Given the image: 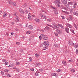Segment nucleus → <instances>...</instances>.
Returning <instances> with one entry per match:
<instances>
[{
  "label": "nucleus",
  "instance_id": "nucleus-1",
  "mask_svg": "<svg viewBox=\"0 0 78 78\" xmlns=\"http://www.w3.org/2000/svg\"><path fill=\"white\" fill-rule=\"evenodd\" d=\"M43 44H44V45L48 47L49 45L50 44L48 41H44L43 43Z\"/></svg>",
  "mask_w": 78,
  "mask_h": 78
},
{
  "label": "nucleus",
  "instance_id": "nucleus-2",
  "mask_svg": "<svg viewBox=\"0 0 78 78\" xmlns=\"http://www.w3.org/2000/svg\"><path fill=\"white\" fill-rule=\"evenodd\" d=\"M45 34H42L41 36L44 40H47L48 39V37L45 36Z\"/></svg>",
  "mask_w": 78,
  "mask_h": 78
},
{
  "label": "nucleus",
  "instance_id": "nucleus-3",
  "mask_svg": "<svg viewBox=\"0 0 78 78\" xmlns=\"http://www.w3.org/2000/svg\"><path fill=\"white\" fill-rule=\"evenodd\" d=\"M20 12L22 14H25V12H24V11L21 9H20Z\"/></svg>",
  "mask_w": 78,
  "mask_h": 78
},
{
  "label": "nucleus",
  "instance_id": "nucleus-4",
  "mask_svg": "<svg viewBox=\"0 0 78 78\" xmlns=\"http://www.w3.org/2000/svg\"><path fill=\"white\" fill-rule=\"evenodd\" d=\"M39 14L41 16V17H43L44 19H46L47 18L46 17V16H45V15L43 16L42 14V13H40Z\"/></svg>",
  "mask_w": 78,
  "mask_h": 78
},
{
  "label": "nucleus",
  "instance_id": "nucleus-5",
  "mask_svg": "<svg viewBox=\"0 0 78 78\" xmlns=\"http://www.w3.org/2000/svg\"><path fill=\"white\" fill-rule=\"evenodd\" d=\"M31 14L29 13V14L28 15V17L29 18V20H32V18H31Z\"/></svg>",
  "mask_w": 78,
  "mask_h": 78
},
{
  "label": "nucleus",
  "instance_id": "nucleus-6",
  "mask_svg": "<svg viewBox=\"0 0 78 78\" xmlns=\"http://www.w3.org/2000/svg\"><path fill=\"white\" fill-rule=\"evenodd\" d=\"M54 3H55V4H57V3H60V0H58L55 1L54 2Z\"/></svg>",
  "mask_w": 78,
  "mask_h": 78
},
{
  "label": "nucleus",
  "instance_id": "nucleus-7",
  "mask_svg": "<svg viewBox=\"0 0 78 78\" xmlns=\"http://www.w3.org/2000/svg\"><path fill=\"white\" fill-rule=\"evenodd\" d=\"M7 15L8 14H7V13H6V12H5L3 15V17H6L7 16Z\"/></svg>",
  "mask_w": 78,
  "mask_h": 78
},
{
  "label": "nucleus",
  "instance_id": "nucleus-8",
  "mask_svg": "<svg viewBox=\"0 0 78 78\" xmlns=\"http://www.w3.org/2000/svg\"><path fill=\"white\" fill-rule=\"evenodd\" d=\"M5 75L7 77H8V78L11 77V75L9 74L6 73L5 74Z\"/></svg>",
  "mask_w": 78,
  "mask_h": 78
},
{
  "label": "nucleus",
  "instance_id": "nucleus-9",
  "mask_svg": "<svg viewBox=\"0 0 78 78\" xmlns=\"http://www.w3.org/2000/svg\"><path fill=\"white\" fill-rule=\"evenodd\" d=\"M62 63L63 64V65H64V66H66V65H67V63L65 61L63 60L62 62Z\"/></svg>",
  "mask_w": 78,
  "mask_h": 78
},
{
  "label": "nucleus",
  "instance_id": "nucleus-10",
  "mask_svg": "<svg viewBox=\"0 0 78 78\" xmlns=\"http://www.w3.org/2000/svg\"><path fill=\"white\" fill-rule=\"evenodd\" d=\"M66 31L68 33H69V29L67 28H66L65 29Z\"/></svg>",
  "mask_w": 78,
  "mask_h": 78
},
{
  "label": "nucleus",
  "instance_id": "nucleus-11",
  "mask_svg": "<svg viewBox=\"0 0 78 78\" xmlns=\"http://www.w3.org/2000/svg\"><path fill=\"white\" fill-rule=\"evenodd\" d=\"M67 0H63L62 3L64 4H65L66 5L67 4Z\"/></svg>",
  "mask_w": 78,
  "mask_h": 78
},
{
  "label": "nucleus",
  "instance_id": "nucleus-12",
  "mask_svg": "<svg viewBox=\"0 0 78 78\" xmlns=\"http://www.w3.org/2000/svg\"><path fill=\"white\" fill-rule=\"evenodd\" d=\"M15 19H16V22H19V17L18 16H16L15 17Z\"/></svg>",
  "mask_w": 78,
  "mask_h": 78
},
{
  "label": "nucleus",
  "instance_id": "nucleus-13",
  "mask_svg": "<svg viewBox=\"0 0 78 78\" xmlns=\"http://www.w3.org/2000/svg\"><path fill=\"white\" fill-rule=\"evenodd\" d=\"M29 29H30V30H32V29H33V26H32L31 25H29Z\"/></svg>",
  "mask_w": 78,
  "mask_h": 78
},
{
  "label": "nucleus",
  "instance_id": "nucleus-14",
  "mask_svg": "<svg viewBox=\"0 0 78 78\" xmlns=\"http://www.w3.org/2000/svg\"><path fill=\"white\" fill-rule=\"evenodd\" d=\"M56 32H57V33H58V34H61V31H60L59 30H58V29H57L56 30Z\"/></svg>",
  "mask_w": 78,
  "mask_h": 78
},
{
  "label": "nucleus",
  "instance_id": "nucleus-15",
  "mask_svg": "<svg viewBox=\"0 0 78 78\" xmlns=\"http://www.w3.org/2000/svg\"><path fill=\"white\" fill-rule=\"evenodd\" d=\"M52 76H57V75L56 73H52L51 74Z\"/></svg>",
  "mask_w": 78,
  "mask_h": 78
},
{
  "label": "nucleus",
  "instance_id": "nucleus-16",
  "mask_svg": "<svg viewBox=\"0 0 78 78\" xmlns=\"http://www.w3.org/2000/svg\"><path fill=\"white\" fill-rule=\"evenodd\" d=\"M8 3H9V4H10V5H12V1L11 0H8Z\"/></svg>",
  "mask_w": 78,
  "mask_h": 78
},
{
  "label": "nucleus",
  "instance_id": "nucleus-17",
  "mask_svg": "<svg viewBox=\"0 0 78 78\" xmlns=\"http://www.w3.org/2000/svg\"><path fill=\"white\" fill-rule=\"evenodd\" d=\"M12 5H13V6H17V4H16V3L13 2L12 3Z\"/></svg>",
  "mask_w": 78,
  "mask_h": 78
},
{
  "label": "nucleus",
  "instance_id": "nucleus-18",
  "mask_svg": "<svg viewBox=\"0 0 78 78\" xmlns=\"http://www.w3.org/2000/svg\"><path fill=\"white\" fill-rule=\"evenodd\" d=\"M49 29H50L49 27H46L44 28V30H45V31H47V30H49Z\"/></svg>",
  "mask_w": 78,
  "mask_h": 78
},
{
  "label": "nucleus",
  "instance_id": "nucleus-19",
  "mask_svg": "<svg viewBox=\"0 0 78 78\" xmlns=\"http://www.w3.org/2000/svg\"><path fill=\"white\" fill-rule=\"evenodd\" d=\"M74 14L76 15V16H78V12L76 11L74 12Z\"/></svg>",
  "mask_w": 78,
  "mask_h": 78
},
{
  "label": "nucleus",
  "instance_id": "nucleus-20",
  "mask_svg": "<svg viewBox=\"0 0 78 78\" xmlns=\"http://www.w3.org/2000/svg\"><path fill=\"white\" fill-rule=\"evenodd\" d=\"M66 26H67V27H69V28H72V26L70 24H67V25H66Z\"/></svg>",
  "mask_w": 78,
  "mask_h": 78
},
{
  "label": "nucleus",
  "instance_id": "nucleus-21",
  "mask_svg": "<svg viewBox=\"0 0 78 78\" xmlns=\"http://www.w3.org/2000/svg\"><path fill=\"white\" fill-rule=\"evenodd\" d=\"M31 33V31H28L26 32V34H30Z\"/></svg>",
  "mask_w": 78,
  "mask_h": 78
},
{
  "label": "nucleus",
  "instance_id": "nucleus-22",
  "mask_svg": "<svg viewBox=\"0 0 78 78\" xmlns=\"http://www.w3.org/2000/svg\"><path fill=\"white\" fill-rule=\"evenodd\" d=\"M35 55L36 57H37V58L39 57V55L38 54H36Z\"/></svg>",
  "mask_w": 78,
  "mask_h": 78
},
{
  "label": "nucleus",
  "instance_id": "nucleus-23",
  "mask_svg": "<svg viewBox=\"0 0 78 78\" xmlns=\"http://www.w3.org/2000/svg\"><path fill=\"white\" fill-rule=\"evenodd\" d=\"M73 19V18H72V17H70L69 19H67L68 20H69L70 21V20H72Z\"/></svg>",
  "mask_w": 78,
  "mask_h": 78
},
{
  "label": "nucleus",
  "instance_id": "nucleus-24",
  "mask_svg": "<svg viewBox=\"0 0 78 78\" xmlns=\"http://www.w3.org/2000/svg\"><path fill=\"white\" fill-rule=\"evenodd\" d=\"M35 20L37 22H39V20L38 19H35Z\"/></svg>",
  "mask_w": 78,
  "mask_h": 78
},
{
  "label": "nucleus",
  "instance_id": "nucleus-25",
  "mask_svg": "<svg viewBox=\"0 0 78 78\" xmlns=\"http://www.w3.org/2000/svg\"><path fill=\"white\" fill-rule=\"evenodd\" d=\"M65 6H66L67 8L69 9V5H68V4H65Z\"/></svg>",
  "mask_w": 78,
  "mask_h": 78
},
{
  "label": "nucleus",
  "instance_id": "nucleus-26",
  "mask_svg": "<svg viewBox=\"0 0 78 78\" xmlns=\"http://www.w3.org/2000/svg\"><path fill=\"white\" fill-rule=\"evenodd\" d=\"M20 62H17L16 63V65H17V66H19V65H20Z\"/></svg>",
  "mask_w": 78,
  "mask_h": 78
},
{
  "label": "nucleus",
  "instance_id": "nucleus-27",
  "mask_svg": "<svg viewBox=\"0 0 78 78\" xmlns=\"http://www.w3.org/2000/svg\"><path fill=\"white\" fill-rule=\"evenodd\" d=\"M58 26H59V27H61V28H63L64 27H63V26H62V25L61 24H58Z\"/></svg>",
  "mask_w": 78,
  "mask_h": 78
},
{
  "label": "nucleus",
  "instance_id": "nucleus-28",
  "mask_svg": "<svg viewBox=\"0 0 78 78\" xmlns=\"http://www.w3.org/2000/svg\"><path fill=\"white\" fill-rule=\"evenodd\" d=\"M9 71V69H6L4 70V72H8Z\"/></svg>",
  "mask_w": 78,
  "mask_h": 78
},
{
  "label": "nucleus",
  "instance_id": "nucleus-29",
  "mask_svg": "<svg viewBox=\"0 0 78 78\" xmlns=\"http://www.w3.org/2000/svg\"><path fill=\"white\" fill-rule=\"evenodd\" d=\"M18 15V14H17V13L15 12L13 14V16H17V15Z\"/></svg>",
  "mask_w": 78,
  "mask_h": 78
},
{
  "label": "nucleus",
  "instance_id": "nucleus-30",
  "mask_svg": "<svg viewBox=\"0 0 78 78\" xmlns=\"http://www.w3.org/2000/svg\"><path fill=\"white\" fill-rule=\"evenodd\" d=\"M29 60L30 62H31L32 61V58L31 57H30L29 58Z\"/></svg>",
  "mask_w": 78,
  "mask_h": 78
},
{
  "label": "nucleus",
  "instance_id": "nucleus-31",
  "mask_svg": "<svg viewBox=\"0 0 78 78\" xmlns=\"http://www.w3.org/2000/svg\"><path fill=\"white\" fill-rule=\"evenodd\" d=\"M23 6L24 7H26V6H27V4L26 3H24L23 4Z\"/></svg>",
  "mask_w": 78,
  "mask_h": 78
},
{
  "label": "nucleus",
  "instance_id": "nucleus-32",
  "mask_svg": "<svg viewBox=\"0 0 78 78\" xmlns=\"http://www.w3.org/2000/svg\"><path fill=\"white\" fill-rule=\"evenodd\" d=\"M71 71L72 72H75V70L73 69H71Z\"/></svg>",
  "mask_w": 78,
  "mask_h": 78
},
{
  "label": "nucleus",
  "instance_id": "nucleus-33",
  "mask_svg": "<svg viewBox=\"0 0 78 78\" xmlns=\"http://www.w3.org/2000/svg\"><path fill=\"white\" fill-rule=\"evenodd\" d=\"M16 44H17V45H19L20 44V42H16Z\"/></svg>",
  "mask_w": 78,
  "mask_h": 78
},
{
  "label": "nucleus",
  "instance_id": "nucleus-34",
  "mask_svg": "<svg viewBox=\"0 0 78 78\" xmlns=\"http://www.w3.org/2000/svg\"><path fill=\"white\" fill-rule=\"evenodd\" d=\"M47 21H48V22H51V20L50 19H47Z\"/></svg>",
  "mask_w": 78,
  "mask_h": 78
},
{
  "label": "nucleus",
  "instance_id": "nucleus-35",
  "mask_svg": "<svg viewBox=\"0 0 78 78\" xmlns=\"http://www.w3.org/2000/svg\"><path fill=\"white\" fill-rule=\"evenodd\" d=\"M35 75L36 76H39V74H38V73H35Z\"/></svg>",
  "mask_w": 78,
  "mask_h": 78
},
{
  "label": "nucleus",
  "instance_id": "nucleus-36",
  "mask_svg": "<svg viewBox=\"0 0 78 78\" xmlns=\"http://www.w3.org/2000/svg\"><path fill=\"white\" fill-rule=\"evenodd\" d=\"M53 26L54 27V28L55 29V28H57V26H56V24H55V25H53Z\"/></svg>",
  "mask_w": 78,
  "mask_h": 78
},
{
  "label": "nucleus",
  "instance_id": "nucleus-37",
  "mask_svg": "<svg viewBox=\"0 0 78 78\" xmlns=\"http://www.w3.org/2000/svg\"><path fill=\"white\" fill-rule=\"evenodd\" d=\"M39 37V39H40V40H41V39H42V34Z\"/></svg>",
  "mask_w": 78,
  "mask_h": 78
},
{
  "label": "nucleus",
  "instance_id": "nucleus-38",
  "mask_svg": "<svg viewBox=\"0 0 78 78\" xmlns=\"http://www.w3.org/2000/svg\"><path fill=\"white\" fill-rule=\"evenodd\" d=\"M54 34H55L56 36H58V34L57 33H56V32H54Z\"/></svg>",
  "mask_w": 78,
  "mask_h": 78
},
{
  "label": "nucleus",
  "instance_id": "nucleus-39",
  "mask_svg": "<svg viewBox=\"0 0 78 78\" xmlns=\"http://www.w3.org/2000/svg\"><path fill=\"white\" fill-rule=\"evenodd\" d=\"M71 32H72V33H74V34H75V33L74 32V30L71 29Z\"/></svg>",
  "mask_w": 78,
  "mask_h": 78
},
{
  "label": "nucleus",
  "instance_id": "nucleus-40",
  "mask_svg": "<svg viewBox=\"0 0 78 78\" xmlns=\"http://www.w3.org/2000/svg\"><path fill=\"white\" fill-rule=\"evenodd\" d=\"M5 65H8V62H5Z\"/></svg>",
  "mask_w": 78,
  "mask_h": 78
},
{
  "label": "nucleus",
  "instance_id": "nucleus-41",
  "mask_svg": "<svg viewBox=\"0 0 78 78\" xmlns=\"http://www.w3.org/2000/svg\"><path fill=\"white\" fill-rule=\"evenodd\" d=\"M54 46H55V47H58V45L56 44H54Z\"/></svg>",
  "mask_w": 78,
  "mask_h": 78
},
{
  "label": "nucleus",
  "instance_id": "nucleus-42",
  "mask_svg": "<svg viewBox=\"0 0 78 78\" xmlns=\"http://www.w3.org/2000/svg\"><path fill=\"white\" fill-rule=\"evenodd\" d=\"M1 74H2V75H4L5 73H4V72H3V71H1Z\"/></svg>",
  "mask_w": 78,
  "mask_h": 78
},
{
  "label": "nucleus",
  "instance_id": "nucleus-43",
  "mask_svg": "<svg viewBox=\"0 0 78 78\" xmlns=\"http://www.w3.org/2000/svg\"><path fill=\"white\" fill-rule=\"evenodd\" d=\"M72 61H73L72 59L68 61V62H72Z\"/></svg>",
  "mask_w": 78,
  "mask_h": 78
},
{
  "label": "nucleus",
  "instance_id": "nucleus-44",
  "mask_svg": "<svg viewBox=\"0 0 78 78\" xmlns=\"http://www.w3.org/2000/svg\"><path fill=\"white\" fill-rule=\"evenodd\" d=\"M43 50H46L47 49V48H46V47H44L43 48Z\"/></svg>",
  "mask_w": 78,
  "mask_h": 78
},
{
  "label": "nucleus",
  "instance_id": "nucleus-45",
  "mask_svg": "<svg viewBox=\"0 0 78 78\" xmlns=\"http://www.w3.org/2000/svg\"><path fill=\"white\" fill-rule=\"evenodd\" d=\"M40 46L41 47H43V44H41L40 45Z\"/></svg>",
  "mask_w": 78,
  "mask_h": 78
},
{
  "label": "nucleus",
  "instance_id": "nucleus-46",
  "mask_svg": "<svg viewBox=\"0 0 78 78\" xmlns=\"http://www.w3.org/2000/svg\"><path fill=\"white\" fill-rule=\"evenodd\" d=\"M68 4H69V5H72V2H69Z\"/></svg>",
  "mask_w": 78,
  "mask_h": 78
},
{
  "label": "nucleus",
  "instance_id": "nucleus-47",
  "mask_svg": "<svg viewBox=\"0 0 78 78\" xmlns=\"http://www.w3.org/2000/svg\"><path fill=\"white\" fill-rule=\"evenodd\" d=\"M60 71H61V70L58 69V70H57L56 72H59Z\"/></svg>",
  "mask_w": 78,
  "mask_h": 78
},
{
  "label": "nucleus",
  "instance_id": "nucleus-48",
  "mask_svg": "<svg viewBox=\"0 0 78 78\" xmlns=\"http://www.w3.org/2000/svg\"><path fill=\"white\" fill-rule=\"evenodd\" d=\"M77 47H78V44H77V45H76L75 46V48H77Z\"/></svg>",
  "mask_w": 78,
  "mask_h": 78
},
{
  "label": "nucleus",
  "instance_id": "nucleus-49",
  "mask_svg": "<svg viewBox=\"0 0 78 78\" xmlns=\"http://www.w3.org/2000/svg\"><path fill=\"white\" fill-rule=\"evenodd\" d=\"M25 12L26 13H28V12H29L28 10H26Z\"/></svg>",
  "mask_w": 78,
  "mask_h": 78
},
{
  "label": "nucleus",
  "instance_id": "nucleus-50",
  "mask_svg": "<svg viewBox=\"0 0 78 78\" xmlns=\"http://www.w3.org/2000/svg\"><path fill=\"white\" fill-rule=\"evenodd\" d=\"M31 71H32V72L34 71V69H33V68H32L31 69H30Z\"/></svg>",
  "mask_w": 78,
  "mask_h": 78
},
{
  "label": "nucleus",
  "instance_id": "nucleus-51",
  "mask_svg": "<svg viewBox=\"0 0 78 78\" xmlns=\"http://www.w3.org/2000/svg\"><path fill=\"white\" fill-rule=\"evenodd\" d=\"M36 64V65H37V66H39L41 65V64H40V63Z\"/></svg>",
  "mask_w": 78,
  "mask_h": 78
},
{
  "label": "nucleus",
  "instance_id": "nucleus-52",
  "mask_svg": "<svg viewBox=\"0 0 78 78\" xmlns=\"http://www.w3.org/2000/svg\"><path fill=\"white\" fill-rule=\"evenodd\" d=\"M42 70H43L42 69H39V71H40V72H42Z\"/></svg>",
  "mask_w": 78,
  "mask_h": 78
},
{
  "label": "nucleus",
  "instance_id": "nucleus-53",
  "mask_svg": "<svg viewBox=\"0 0 78 78\" xmlns=\"http://www.w3.org/2000/svg\"><path fill=\"white\" fill-rule=\"evenodd\" d=\"M16 70L18 72H20V70L18 69H16Z\"/></svg>",
  "mask_w": 78,
  "mask_h": 78
},
{
  "label": "nucleus",
  "instance_id": "nucleus-54",
  "mask_svg": "<svg viewBox=\"0 0 78 78\" xmlns=\"http://www.w3.org/2000/svg\"><path fill=\"white\" fill-rule=\"evenodd\" d=\"M78 50L76 49V54L78 53Z\"/></svg>",
  "mask_w": 78,
  "mask_h": 78
},
{
  "label": "nucleus",
  "instance_id": "nucleus-55",
  "mask_svg": "<svg viewBox=\"0 0 78 78\" xmlns=\"http://www.w3.org/2000/svg\"><path fill=\"white\" fill-rule=\"evenodd\" d=\"M61 17L63 19H65V18H64V17L63 16H62Z\"/></svg>",
  "mask_w": 78,
  "mask_h": 78
},
{
  "label": "nucleus",
  "instance_id": "nucleus-56",
  "mask_svg": "<svg viewBox=\"0 0 78 78\" xmlns=\"http://www.w3.org/2000/svg\"><path fill=\"white\" fill-rule=\"evenodd\" d=\"M55 13L56 14H58V11H55Z\"/></svg>",
  "mask_w": 78,
  "mask_h": 78
},
{
  "label": "nucleus",
  "instance_id": "nucleus-57",
  "mask_svg": "<svg viewBox=\"0 0 78 78\" xmlns=\"http://www.w3.org/2000/svg\"><path fill=\"white\" fill-rule=\"evenodd\" d=\"M13 69H14V70H16V69H17V68H16L15 67H13Z\"/></svg>",
  "mask_w": 78,
  "mask_h": 78
},
{
  "label": "nucleus",
  "instance_id": "nucleus-58",
  "mask_svg": "<svg viewBox=\"0 0 78 78\" xmlns=\"http://www.w3.org/2000/svg\"><path fill=\"white\" fill-rule=\"evenodd\" d=\"M11 24L12 25H14V22H11Z\"/></svg>",
  "mask_w": 78,
  "mask_h": 78
},
{
  "label": "nucleus",
  "instance_id": "nucleus-59",
  "mask_svg": "<svg viewBox=\"0 0 78 78\" xmlns=\"http://www.w3.org/2000/svg\"><path fill=\"white\" fill-rule=\"evenodd\" d=\"M41 32H44V30H41Z\"/></svg>",
  "mask_w": 78,
  "mask_h": 78
},
{
  "label": "nucleus",
  "instance_id": "nucleus-60",
  "mask_svg": "<svg viewBox=\"0 0 78 78\" xmlns=\"http://www.w3.org/2000/svg\"><path fill=\"white\" fill-rule=\"evenodd\" d=\"M51 8H53V9H55V7L52 6H51Z\"/></svg>",
  "mask_w": 78,
  "mask_h": 78
},
{
  "label": "nucleus",
  "instance_id": "nucleus-61",
  "mask_svg": "<svg viewBox=\"0 0 78 78\" xmlns=\"http://www.w3.org/2000/svg\"><path fill=\"white\" fill-rule=\"evenodd\" d=\"M57 6H58V7H60V5L59 4L57 5Z\"/></svg>",
  "mask_w": 78,
  "mask_h": 78
},
{
  "label": "nucleus",
  "instance_id": "nucleus-62",
  "mask_svg": "<svg viewBox=\"0 0 78 78\" xmlns=\"http://www.w3.org/2000/svg\"><path fill=\"white\" fill-rule=\"evenodd\" d=\"M22 37V39H24V38H25V36H23L22 37Z\"/></svg>",
  "mask_w": 78,
  "mask_h": 78
},
{
  "label": "nucleus",
  "instance_id": "nucleus-63",
  "mask_svg": "<svg viewBox=\"0 0 78 78\" xmlns=\"http://www.w3.org/2000/svg\"><path fill=\"white\" fill-rule=\"evenodd\" d=\"M14 34L13 33H11V35H12H12H14Z\"/></svg>",
  "mask_w": 78,
  "mask_h": 78
},
{
  "label": "nucleus",
  "instance_id": "nucleus-64",
  "mask_svg": "<svg viewBox=\"0 0 78 78\" xmlns=\"http://www.w3.org/2000/svg\"><path fill=\"white\" fill-rule=\"evenodd\" d=\"M16 30L17 31H19V29H16Z\"/></svg>",
  "mask_w": 78,
  "mask_h": 78
}]
</instances>
